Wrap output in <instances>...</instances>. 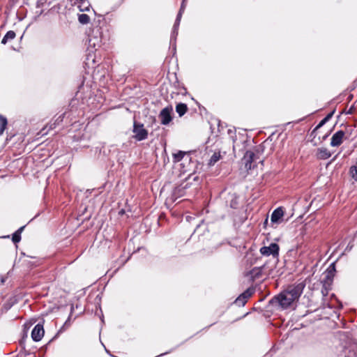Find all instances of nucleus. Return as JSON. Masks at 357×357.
<instances>
[{"instance_id":"nucleus-28","label":"nucleus","mask_w":357,"mask_h":357,"mask_svg":"<svg viewBox=\"0 0 357 357\" xmlns=\"http://www.w3.org/2000/svg\"><path fill=\"white\" fill-rule=\"evenodd\" d=\"M334 112V111L331 112V113L328 114L324 119L328 122L332 118Z\"/></svg>"},{"instance_id":"nucleus-33","label":"nucleus","mask_w":357,"mask_h":357,"mask_svg":"<svg viewBox=\"0 0 357 357\" xmlns=\"http://www.w3.org/2000/svg\"><path fill=\"white\" fill-rule=\"evenodd\" d=\"M168 353H169V352H165V353H164V354H160V355H159L158 356H163V355H165V354H168Z\"/></svg>"},{"instance_id":"nucleus-20","label":"nucleus","mask_w":357,"mask_h":357,"mask_svg":"<svg viewBox=\"0 0 357 357\" xmlns=\"http://www.w3.org/2000/svg\"><path fill=\"white\" fill-rule=\"evenodd\" d=\"M221 158V155H220V153H217V152H215L210 160H209V165H214L215 162H217Z\"/></svg>"},{"instance_id":"nucleus-1","label":"nucleus","mask_w":357,"mask_h":357,"mask_svg":"<svg viewBox=\"0 0 357 357\" xmlns=\"http://www.w3.org/2000/svg\"><path fill=\"white\" fill-rule=\"evenodd\" d=\"M293 302H294V300L286 294V291L284 290L280 294L273 298L269 303L272 305L277 304L282 308L286 309L289 307Z\"/></svg>"},{"instance_id":"nucleus-8","label":"nucleus","mask_w":357,"mask_h":357,"mask_svg":"<svg viewBox=\"0 0 357 357\" xmlns=\"http://www.w3.org/2000/svg\"><path fill=\"white\" fill-rule=\"evenodd\" d=\"M345 132L343 130H339L333 134L331 140V146H339L343 142Z\"/></svg>"},{"instance_id":"nucleus-22","label":"nucleus","mask_w":357,"mask_h":357,"mask_svg":"<svg viewBox=\"0 0 357 357\" xmlns=\"http://www.w3.org/2000/svg\"><path fill=\"white\" fill-rule=\"evenodd\" d=\"M253 293L254 290L252 289L249 288L247 290H245L243 293H242L241 295L243 296V298L247 301L248 299L252 295Z\"/></svg>"},{"instance_id":"nucleus-13","label":"nucleus","mask_w":357,"mask_h":357,"mask_svg":"<svg viewBox=\"0 0 357 357\" xmlns=\"http://www.w3.org/2000/svg\"><path fill=\"white\" fill-rule=\"evenodd\" d=\"M25 226H22L20 227L13 234L12 237V241L14 243H17L21 241V234L24 230Z\"/></svg>"},{"instance_id":"nucleus-30","label":"nucleus","mask_w":357,"mask_h":357,"mask_svg":"<svg viewBox=\"0 0 357 357\" xmlns=\"http://www.w3.org/2000/svg\"><path fill=\"white\" fill-rule=\"evenodd\" d=\"M184 8H185L184 1H183L181 6V8L178 12H181V14H182L183 12Z\"/></svg>"},{"instance_id":"nucleus-29","label":"nucleus","mask_w":357,"mask_h":357,"mask_svg":"<svg viewBox=\"0 0 357 357\" xmlns=\"http://www.w3.org/2000/svg\"><path fill=\"white\" fill-rule=\"evenodd\" d=\"M354 112V106H351L349 110L347 112V114H352Z\"/></svg>"},{"instance_id":"nucleus-14","label":"nucleus","mask_w":357,"mask_h":357,"mask_svg":"<svg viewBox=\"0 0 357 357\" xmlns=\"http://www.w3.org/2000/svg\"><path fill=\"white\" fill-rule=\"evenodd\" d=\"M15 33L13 31H8L3 36L1 43L6 44L8 41L12 40L15 38Z\"/></svg>"},{"instance_id":"nucleus-7","label":"nucleus","mask_w":357,"mask_h":357,"mask_svg":"<svg viewBox=\"0 0 357 357\" xmlns=\"http://www.w3.org/2000/svg\"><path fill=\"white\" fill-rule=\"evenodd\" d=\"M45 331L43 326L40 324H38L34 326L31 331V337L33 341L38 342L44 336Z\"/></svg>"},{"instance_id":"nucleus-19","label":"nucleus","mask_w":357,"mask_h":357,"mask_svg":"<svg viewBox=\"0 0 357 357\" xmlns=\"http://www.w3.org/2000/svg\"><path fill=\"white\" fill-rule=\"evenodd\" d=\"M78 20H79V23H81L82 24H86L89 22L90 17L86 14H80V15H79Z\"/></svg>"},{"instance_id":"nucleus-4","label":"nucleus","mask_w":357,"mask_h":357,"mask_svg":"<svg viewBox=\"0 0 357 357\" xmlns=\"http://www.w3.org/2000/svg\"><path fill=\"white\" fill-rule=\"evenodd\" d=\"M172 112L173 108L172 106L166 107L160 111L158 118L162 125L167 126L172 121Z\"/></svg>"},{"instance_id":"nucleus-15","label":"nucleus","mask_w":357,"mask_h":357,"mask_svg":"<svg viewBox=\"0 0 357 357\" xmlns=\"http://www.w3.org/2000/svg\"><path fill=\"white\" fill-rule=\"evenodd\" d=\"M335 271V264H331L329 266V267L328 268V269L326 271V279L328 282H331L332 281V279H333V273Z\"/></svg>"},{"instance_id":"nucleus-26","label":"nucleus","mask_w":357,"mask_h":357,"mask_svg":"<svg viewBox=\"0 0 357 357\" xmlns=\"http://www.w3.org/2000/svg\"><path fill=\"white\" fill-rule=\"evenodd\" d=\"M327 121L323 119L319 123V124L316 126V128L314 129V130L312 131V133H314L317 130H318L319 128H320L321 127H322Z\"/></svg>"},{"instance_id":"nucleus-18","label":"nucleus","mask_w":357,"mask_h":357,"mask_svg":"<svg viewBox=\"0 0 357 357\" xmlns=\"http://www.w3.org/2000/svg\"><path fill=\"white\" fill-rule=\"evenodd\" d=\"M185 153V152L182 151H178L176 153H173V162L175 163L180 162L183 159Z\"/></svg>"},{"instance_id":"nucleus-10","label":"nucleus","mask_w":357,"mask_h":357,"mask_svg":"<svg viewBox=\"0 0 357 357\" xmlns=\"http://www.w3.org/2000/svg\"><path fill=\"white\" fill-rule=\"evenodd\" d=\"M187 188V185L183 186L182 185L176 187L172 192V196L174 199H177L178 197H181L185 195V190Z\"/></svg>"},{"instance_id":"nucleus-31","label":"nucleus","mask_w":357,"mask_h":357,"mask_svg":"<svg viewBox=\"0 0 357 357\" xmlns=\"http://www.w3.org/2000/svg\"><path fill=\"white\" fill-rule=\"evenodd\" d=\"M351 356H348L347 357H357V354L356 352H350Z\"/></svg>"},{"instance_id":"nucleus-21","label":"nucleus","mask_w":357,"mask_h":357,"mask_svg":"<svg viewBox=\"0 0 357 357\" xmlns=\"http://www.w3.org/2000/svg\"><path fill=\"white\" fill-rule=\"evenodd\" d=\"M331 282H328L326 279L325 280V282L323 284V287L321 288V294L324 297H326L328 294L329 288H328L327 284L330 285V283Z\"/></svg>"},{"instance_id":"nucleus-23","label":"nucleus","mask_w":357,"mask_h":357,"mask_svg":"<svg viewBox=\"0 0 357 357\" xmlns=\"http://www.w3.org/2000/svg\"><path fill=\"white\" fill-rule=\"evenodd\" d=\"M246 302L247 301H245V299L241 295H240L234 301V303L239 306H243L246 303Z\"/></svg>"},{"instance_id":"nucleus-12","label":"nucleus","mask_w":357,"mask_h":357,"mask_svg":"<svg viewBox=\"0 0 357 357\" xmlns=\"http://www.w3.org/2000/svg\"><path fill=\"white\" fill-rule=\"evenodd\" d=\"M188 111L187 105L185 103H178L176 106V112L178 113L179 116H183Z\"/></svg>"},{"instance_id":"nucleus-17","label":"nucleus","mask_w":357,"mask_h":357,"mask_svg":"<svg viewBox=\"0 0 357 357\" xmlns=\"http://www.w3.org/2000/svg\"><path fill=\"white\" fill-rule=\"evenodd\" d=\"M181 18V12H178L176 19L175 20L174 24V27H173V31H172L173 36H176L178 34V29L179 24H180Z\"/></svg>"},{"instance_id":"nucleus-6","label":"nucleus","mask_w":357,"mask_h":357,"mask_svg":"<svg viewBox=\"0 0 357 357\" xmlns=\"http://www.w3.org/2000/svg\"><path fill=\"white\" fill-rule=\"evenodd\" d=\"M256 159V156L254 152L252 151H247L244 154L242 159V162L245 165L246 170H250L255 167V165H252Z\"/></svg>"},{"instance_id":"nucleus-24","label":"nucleus","mask_w":357,"mask_h":357,"mask_svg":"<svg viewBox=\"0 0 357 357\" xmlns=\"http://www.w3.org/2000/svg\"><path fill=\"white\" fill-rule=\"evenodd\" d=\"M350 174L351 177L357 181V166H352L350 168Z\"/></svg>"},{"instance_id":"nucleus-5","label":"nucleus","mask_w":357,"mask_h":357,"mask_svg":"<svg viewBox=\"0 0 357 357\" xmlns=\"http://www.w3.org/2000/svg\"><path fill=\"white\" fill-rule=\"evenodd\" d=\"M280 248L275 243H271L268 246H264L260 248V253L264 256L272 255L277 258L279 255Z\"/></svg>"},{"instance_id":"nucleus-32","label":"nucleus","mask_w":357,"mask_h":357,"mask_svg":"<svg viewBox=\"0 0 357 357\" xmlns=\"http://www.w3.org/2000/svg\"><path fill=\"white\" fill-rule=\"evenodd\" d=\"M77 3H82V4L86 3V0H76Z\"/></svg>"},{"instance_id":"nucleus-16","label":"nucleus","mask_w":357,"mask_h":357,"mask_svg":"<svg viewBox=\"0 0 357 357\" xmlns=\"http://www.w3.org/2000/svg\"><path fill=\"white\" fill-rule=\"evenodd\" d=\"M7 125V119L5 116L0 114V136L3 134V132L6 130Z\"/></svg>"},{"instance_id":"nucleus-3","label":"nucleus","mask_w":357,"mask_h":357,"mask_svg":"<svg viewBox=\"0 0 357 357\" xmlns=\"http://www.w3.org/2000/svg\"><path fill=\"white\" fill-rule=\"evenodd\" d=\"M132 132L134 133L133 137L139 142L147 139L149 135L148 130L144 127V124L135 121L133 123Z\"/></svg>"},{"instance_id":"nucleus-11","label":"nucleus","mask_w":357,"mask_h":357,"mask_svg":"<svg viewBox=\"0 0 357 357\" xmlns=\"http://www.w3.org/2000/svg\"><path fill=\"white\" fill-rule=\"evenodd\" d=\"M284 215V212L281 208H278L275 210L273 211L271 220L272 222H278L280 219L282 218V217Z\"/></svg>"},{"instance_id":"nucleus-27","label":"nucleus","mask_w":357,"mask_h":357,"mask_svg":"<svg viewBox=\"0 0 357 357\" xmlns=\"http://www.w3.org/2000/svg\"><path fill=\"white\" fill-rule=\"evenodd\" d=\"M334 112V111L331 112V113L328 114L324 119L328 122L332 118Z\"/></svg>"},{"instance_id":"nucleus-9","label":"nucleus","mask_w":357,"mask_h":357,"mask_svg":"<svg viewBox=\"0 0 357 357\" xmlns=\"http://www.w3.org/2000/svg\"><path fill=\"white\" fill-rule=\"evenodd\" d=\"M331 156V152L326 148H319L317 149V157L320 160H326Z\"/></svg>"},{"instance_id":"nucleus-25","label":"nucleus","mask_w":357,"mask_h":357,"mask_svg":"<svg viewBox=\"0 0 357 357\" xmlns=\"http://www.w3.org/2000/svg\"><path fill=\"white\" fill-rule=\"evenodd\" d=\"M79 10L80 11H86V10H89V5H86L87 4V2H86L85 4H82V3H79Z\"/></svg>"},{"instance_id":"nucleus-2","label":"nucleus","mask_w":357,"mask_h":357,"mask_svg":"<svg viewBox=\"0 0 357 357\" xmlns=\"http://www.w3.org/2000/svg\"><path fill=\"white\" fill-rule=\"evenodd\" d=\"M305 287V284L303 282H301L288 286L284 291H286V294L291 297L295 301L298 300Z\"/></svg>"}]
</instances>
